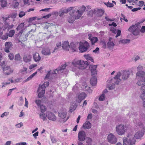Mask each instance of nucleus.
Listing matches in <instances>:
<instances>
[{
  "label": "nucleus",
  "mask_w": 145,
  "mask_h": 145,
  "mask_svg": "<svg viewBox=\"0 0 145 145\" xmlns=\"http://www.w3.org/2000/svg\"><path fill=\"white\" fill-rule=\"evenodd\" d=\"M67 12H69V14L71 16L70 18H69L67 20L69 22L72 23L73 22L74 19H79L82 16L83 13L85 11V10H83L80 11L78 10L76 11H75L74 10H67Z\"/></svg>",
  "instance_id": "1"
},
{
  "label": "nucleus",
  "mask_w": 145,
  "mask_h": 145,
  "mask_svg": "<svg viewBox=\"0 0 145 145\" xmlns=\"http://www.w3.org/2000/svg\"><path fill=\"white\" fill-rule=\"evenodd\" d=\"M127 137L128 138H129V141L128 140V139L125 137L123 138V145H132L135 144L136 141L134 139L133 135L132 134L130 135L129 134Z\"/></svg>",
  "instance_id": "2"
},
{
  "label": "nucleus",
  "mask_w": 145,
  "mask_h": 145,
  "mask_svg": "<svg viewBox=\"0 0 145 145\" xmlns=\"http://www.w3.org/2000/svg\"><path fill=\"white\" fill-rule=\"evenodd\" d=\"M79 44V49L82 52L86 51L89 47V43L88 42L86 41L83 42H80Z\"/></svg>",
  "instance_id": "3"
},
{
  "label": "nucleus",
  "mask_w": 145,
  "mask_h": 145,
  "mask_svg": "<svg viewBox=\"0 0 145 145\" xmlns=\"http://www.w3.org/2000/svg\"><path fill=\"white\" fill-rule=\"evenodd\" d=\"M145 73L143 71H140L137 72V76L140 78L142 79L139 80L137 82V84L138 86H141L145 84V78H144Z\"/></svg>",
  "instance_id": "4"
},
{
  "label": "nucleus",
  "mask_w": 145,
  "mask_h": 145,
  "mask_svg": "<svg viewBox=\"0 0 145 145\" xmlns=\"http://www.w3.org/2000/svg\"><path fill=\"white\" fill-rule=\"evenodd\" d=\"M116 130L118 134L121 135L125 134L126 129L125 128L124 125L120 124L116 126Z\"/></svg>",
  "instance_id": "5"
},
{
  "label": "nucleus",
  "mask_w": 145,
  "mask_h": 145,
  "mask_svg": "<svg viewBox=\"0 0 145 145\" xmlns=\"http://www.w3.org/2000/svg\"><path fill=\"white\" fill-rule=\"evenodd\" d=\"M128 31L132 33L133 34L135 35H138L140 32L138 27L135 25H132L129 27Z\"/></svg>",
  "instance_id": "6"
},
{
  "label": "nucleus",
  "mask_w": 145,
  "mask_h": 145,
  "mask_svg": "<svg viewBox=\"0 0 145 145\" xmlns=\"http://www.w3.org/2000/svg\"><path fill=\"white\" fill-rule=\"evenodd\" d=\"M87 96L86 94L84 92L77 95L75 97L76 102L78 103H80L82 100L86 98Z\"/></svg>",
  "instance_id": "7"
},
{
  "label": "nucleus",
  "mask_w": 145,
  "mask_h": 145,
  "mask_svg": "<svg viewBox=\"0 0 145 145\" xmlns=\"http://www.w3.org/2000/svg\"><path fill=\"white\" fill-rule=\"evenodd\" d=\"M107 140L108 142L112 144H115L117 141L116 137L112 134L110 133L108 136Z\"/></svg>",
  "instance_id": "8"
},
{
  "label": "nucleus",
  "mask_w": 145,
  "mask_h": 145,
  "mask_svg": "<svg viewBox=\"0 0 145 145\" xmlns=\"http://www.w3.org/2000/svg\"><path fill=\"white\" fill-rule=\"evenodd\" d=\"M86 135L85 132L82 130L79 131L78 134V140L79 141H84L86 138Z\"/></svg>",
  "instance_id": "9"
},
{
  "label": "nucleus",
  "mask_w": 145,
  "mask_h": 145,
  "mask_svg": "<svg viewBox=\"0 0 145 145\" xmlns=\"http://www.w3.org/2000/svg\"><path fill=\"white\" fill-rule=\"evenodd\" d=\"M3 73L5 75H9L13 72V70L9 66L3 67Z\"/></svg>",
  "instance_id": "10"
},
{
  "label": "nucleus",
  "mask_w": 145,
  "mask_h": 145,
  "mask_svg": "<svg viewBox=\"0 0 145 145\" xmlns=\"http://www.w3.org/2000/svg\"><path fill=\"white\" fill-rule=\"evenodd\" d=\"M45 87L42 88L40 87V85L38 89V92H39L38 94V97L39 98H41L43 97L45 93Z\"/></svg>",
  "instance_id": "11"
},
{
  "label": "nucleus",
  "mask_w": 145,
  "mask_h": 145,
  "mask_svg": "<svg viewBox=\"0 0 145 145\" xmlns=\"http://www.w3.org/2000/svg\"><path fill=\"white\" fill-rule=\"evenodd\" d=\"M80 63L79 65V68L81 69H84L86 68L89 64L87 61H84L80 60Z\"/></svg>",
  "instance_id": "12"
},
{
  "label": "nucleus",
  "mask_w": 145,
  "mask_h": 145,
  "mask_svg": "<svg viewBox=\"0 0 145 145\" xmlns=\"http://www.w3.org/2000/svg\"><path fill=\"white\" fill-rule=\"evenodd\" d=\"M12 46V43L10 42H7L5 43V51L7 53L9 52V49Z\"/></svg>",
  "instance_id": "13"
},
{
  "label": "nucleus",
  "mask_w": 145,
  "mask_h": 145,
  "mask_svg": "<svg viewBox=\"0 0 145 145\" xmlns=\"http://www.w3.org/2000/svg\"><path fill=\"white\" fill-rule=\"evenodd\" d=\"M97 65H90L89 66V68L91 72L92 75L97 74L96 69L97 67Z\"/></svg>",
  "instance_id": "14"
},
{
  "label": "nucleus",
  "mask_w": 145,
  "mask_h": 145,
  "mask_svg": "<svg viewBox=\"0 0 145 145\" xmlns=\"http://www.w3.org/2000/svg\"><path fill=\"white\" fill-rule=\"evenodd\" d=\"M47 117L48 119L52 121H55L56 120V117L55 115L52 113L48 112H47Z\"/></svg>",
  "instance_id": "15"
},
{
  "label": "nucleus",
  "mask_w": 145,
  "mask_h": 145,
  "mask_svg": "<svg viewBox=\"0 0 145 145\" xmlns=\"http://www.w3.org/2000/svg\"><path fill=\"white\" fill-rule=\"evenodd\" d=\"M32 58L31 55L29 54H27L24 55L23 57V61L26 63H28L30 62Z\"/></svg>",
  "instance_id": "16"
},
{
  "label": "nucleus",
  "mask_w": 145,
  "mask_h": 145,
  "mask_svg": "<svg viewBox=\"0 0 145 145\" xmlns=\"http://www.w3.org/2000/svg\"><path fill=\"white\" fill-rule=\"evenodd\" d=\"M89 39L90 40L92 45H94L98 40V38L96 37H92V35L91 34L88 35Z\"/></svg>",
  "instance_id": "17"
},
{
  "label": "nucleus",
  "mask_w": 145,
  "mask_h": 145,
  "mask_svg": "<svg viewBox=\"0 0 145 145\" xmlns=\"http://www.w3.org/2000/svg\"><path fill=\"white\" fill-rule=\"evenodd\" d=\"M62 47L64 50L67 51L70 48V45L68 41H64L62 44Z\"/></svg>",
  "instance_id": "18"
},
{
  "label": "nucleus",
  "mask_w": 145,
  "mask_h": 145,
  "mask_svg": "<svg viewBox=\"0 0 145 145\" xmlns=\"http://www.w3.org/2000/svg\"><path fill=\"white\" fill-rule=\"evenodd\" d=\"M121 73L120 72H118L116 75L114 77V79L115 80V84H118L121 81V79L119 78L121 75Z\"/></svg>",
  "instance_id": "19"
},
{
  "label": "nucleus",
  "mask_w": 145,
  "mask_h": 145,
  "mask_svg": "<svg viewBox=\"0 0 145 145\" xmlns=\"http://www.w3.org/2000/svg\"><path fill=\"white\" fill-rule=\"evenodd\" d=\"M112 38L111 37L109 39V41L107 43V46L108 48L110 49H113L114 46V44L113 41H111L112 39Z\"/></svg>",
  "instance_id": "20"
},
{
  "label": "nucleus",
  "mask_w": 145,
  "mask_h": 145,
  "mask_svg": "<svg viewBox=\"0 0 145 145\" xmlns=\"http://www.w3.org/2000/svg\"><path fill=\"white\" fill-rule=\"evenodd\" d=\"M130 72L129 71H124L122 74V78L124 80L127 79L129 76Z\"/></svg>",
  "instance_id": "21"
},
{
  "label": "nucleus",
  "mask_w": 145,
  "mask_h": 145,
  "mask_svg": "<svg viewBox=\"0 0 145 145\" xmlns=\"http://www.w3.org/2000/svg\"><path fill=\"white\" fill-rule=\"evenodd\" d=\"M33 57L34 61L35 62L39 61L41 59V57L39 54L37 53L34 54L33 56Z\"/></svg>",
  "instance_id": "22"
},
{
  "label": "nucleus",
  "mask_w": 145,
  "mask_h": 145,
  "mask_svg": "<svg viewBox=\"0 0 145 145\" xmlns=\"http://www.w3.org/2000/svg\"><path fill=\"white\" fill-rule=\"evenodd\" d=\"M24 23H21L16 28V30L18 31L20 30L19 33L21 34L22 33L23 30L24 29Z\"/></svg>",
  "instance_id": "23"
},
{
  "label": "nucleus",
  "mask_w": 145,
  "mask_h": 145,
  "mask_svg": "<svg viewBox=\"0 0 145 145\" xmlns=\"http://www.w3.org/2000/svg\"><path fill=\"white\" fill-rule=\"evenodd\" d=\"M42 54L45 55H48L50 54V50L48 48H44L42 51Z\"/></svg>",
  "instance_id": "24"
},
{
  "label": "nucleus",
  "mask_w": 145,
  "mask_h": 145,
  "mask_svg": "<svg viewBox=\"0 0 145 145\" xmlns=\"http://www.w3.org/2000/svg\"><path fill=\"white\" fill-rule=\"evenodd\" d=\"M91 126V123L89 121H86L82 126L83 128L85 129H89Z\"/></svg>",
  "instance_id": "25"
},
{
  "label": "nucleus",
  "mask_w": 145,
  "mask_h": 145,
  "mask_svg": "<svg viewBox=\"0 0 145 145\" xmlns=\"http://www.w3.org/2000/svg\"><path fill=\"white\" fill-rule=\"evenodd\" d=\"M97 82V78L95 76H93L90 80V84L92 86H96Z\"/></svg>",
  "instance_id": "26"
},
{
  "label": "nucleus",
  "mask_w": 145,
  "mask_h": 145,
  "mask_svg": "<svg viewBox=\"0 0 145 145\" xmlns=\"http://www.w3.org/2000/svg\"><path fill=\"white\" fill-rule=\"evenodd\" d=\"M71 9H72V8H75L76 9H86V8H87L88 9H90L91 8V7L89 5H88L86 7L84 5H82L81 7H80L79 6H78L77 7H71Z\"/></svg>",
  "instance_id": "27"
},
{
  "label": "nucleus",
  "mask_w": 145,
  "mask_h": 145,
  "mask_svg": "<svg viewBox=\"0 0 145 145\" xmlns=\"http://www.w3.org/2000/svg\"><path fill=\"white\" fill-rule=\"evenodd\" d=\"M66 65L65 64H64L63 65H61V67L59 69H56V70H55L54 71V72L53 73V74H56V71H57V72H59L60 71H61L62 70H63L66 67Z\"/></svg>",
  "instance_id": "28"
},
{
  "label": "nucleus",
  "mask_w": 145,
  "mask_h": 145,
  "mask_svg": "<svg viewBox=\"0 0 145 145\" xmlns=\"http://www.w3.org/2000/svg\"><path fill=\"white\" fill-rule=\"evenodd\" d=\"M36 19L37 20H40L42 19V18H38L37 17H34L31 18H30L29 19V20L28 21V22L30 23H32L33 24H36V23H35L33 22Z\"/></svg>",
  "instance_id": "29"
},
{
  "label": "nucleus",
  "mask_w": 145,
  "mask_h": 145,
  "mask_svg": "<svg viewBox=\"0 0 145 145\" xmlns=\"http://www.w3.org/2000/svg\"><path fill=\"white\" fill-rule=\"evenodd\" d=\"M40 118L42 119L43 121L46 120V117H47V114H45L42 113L39 114Z\"/></svg>",
  "instance_id": "30"
},
{
  "label": "nucleus",
  "mask_w": 145,
  "mask_h": 145,
  "mask_svg": "<svg viewBox=\"0 0 145 145\" xmlns=\"http://www.w3.org/2000/svg\"><path fill=\"white\" fill-rule=\"evenodd\" d=\"M67 113L65 112H60L58 114V116L61 118V119H64L66 117Z\"/></svg>",
  "instance_id": "31"
},
{
  "label": "nucleus",
  "mask_w": 145,
  "mask_h": 145,
  "mask_svg": "<svg viewBox=\"0 0 145 145\" xmlns=\"http://www.w3.org/2000/svg\"><path fill=\"white\" fill-rule=\"evenodd\" d=\"M86 142L87 144V145H91V144L92 140L91 138L89 137H87L85 138Z\"/></svg>",
  "instance_id": "32"
},
{
  "label": "nucleus",
  "mask_w": 145,
  "mask_h": 145,
  "mask_svg": "<svg viewBox=\"0 0 145 145\" xmlns=\"http://www.w3.org/2000/svg\"><path fill=\"white\" fill-rule=\"evenodd\" d=\"M97 16H102L104 12V11L103 10H97Z\"/></svg>",
  "instance_id": "33"
},
{
  "label": "nucleus",
  "mask_w": 145,
  "mask_h": 145,
  "mask_svg": "<svg viewBox=\"0 0 145 145\" xmlns=\"http://www.w3.org/2000/svg\"><path fill=\"white\" fill-rule=\"evenodd\" d=\"M37 73V72L36 71L34 73L32 74L30 76L27 78L25 80V82L29 81L31 80L32 78H33L36 74Z\"/></svg>",
  "instance_id": "34"
},
{
  "label": "nucleus",
  "mask_w": 145,
  "mask_h": 145,
  "mask_svg": "<svg viewBox=\"0 0 145 145\" xmlns=\"http://www.w3.org/2000/svg\"><path fill=\"white\" fill-rule=\"evenodd\" d=\"M15 60L17 61H20L22 58L19 54H17L15 56Z\"/></svg>",
  "instance_id": "35"
},
{
  "label": "nucleus",
  "mask_w": 145,
  "mask_h": 145,
  "mask_svg": "<svg viewBox=\"0 0 145 145\" xmlns=\"http://www.w3.org/2000/svg\"><path fill=\"white\" fill-rule=\"evenodd\" d=\"M39 107H40V111L42 113H43L46 110V108L45 106L42 105Z\"/></svg>",
  "instance_id": "36"
},
{
  "label": "nucleus",
  "mask_w": 145,
  "mask_h": 145,
  "mask_svg": "<svg viewBox=\"0 0 145 145\" xmlns=\"http://www.w3.org/2000/svg\"><path fill=\"white\" fill-rule=\"evenodd\" d=\"M15 33V31L14 30H11L8 33V36L10 37H12Z\"/></svg>",
  "instance_id": "37"
},
{
  "label": "nucleus",
  "mask_w": 145,
  "mask_h": 145,
  "mask_svg": "<svg viewBox=\"0 0 145 145\" xmlns=\"http://www.w3.org/2000/svg\"><path fill=\"white\" fill-rule=\"evenodd\" d=\"M70 45V48H72V50L73 51H75V48L76 46V45L73 42H71Z\"/></svg>",
  "instance_id": "38"
},
{
  "label": "nucleus",
  "mask_w": 145,
  "mask_h": 145,
  "mask_svg": "<svg viewBox=\"0 0 145 145\" xmlns=\"http://www.w3.org/2000/svg\"><path fill=\"white\" fill-rule=\"evenodd\" d=\"M80 61H74L73 62H72V65L74 66H76L77 65H78L79 66V65H80Z\"/></svg>",
  "instance_id": "39"
},
{
  "label": "nucleus",
  "mask_w": 145,
  "mask_h": 145,
  "mask_svg": "<svg viewBox=\"0 0 145 145\" xmlns=\"http://www.w3.org/2000/svg\"><path fill=\"white\" fill-rule=\"evenodd\" d=\"M27 68L24 67L22 69H21L20 70V72L22 74H24L25 73H27Z\"/></svg>",
  "instance_id": "40"
},
{
  "label": "nucleus",
  "mask_w": 145,
  "mask_h": 145,
  "mask_svg": "<svg viewBox=\"0 0 145 145\" xmlns=\"http://www.w3.org/2000/svg\"><path fill=\"white\" fill-rule=\"evenodd\" d=\"M130 40L128 39H123L120 40V42L123 44H125L129 43L130 42Z\"/></svg>",
  "instance_id": "41"
},
{
  "label": "nucleus",
  "mask_w": 145,
  "mask_h": 145,
  "mask_svg": "<svg viewBox=\"0 0 145 145\" xmlns=\"http://www.w3.org/2000/svg\"><path fill=\"white\" fill-rule=\"evenodd\" d=\"M1 2V5L3 7H6L7 5V2L5 0H3Z\"/></svg>",
  "instance_id": "42"
},
{
  "label": "nucleus",
  "mask_w": 145,
  "mask_h": 145,
  "mask_svg": "<svg viewBox=\"0 0 145 145\" xmlns=\"http://www.w3.org/2000/svg\"><path fill=\"white\" fill-rule=\"evenodd\" d=\"M8 33H6L1 38L2 39L6 40L8 37Z\"/></svg>",
  "instance_id": "43"
},
{
  "label": "nucleus",
  "mask_w": 145,
  "mask_h": 145,
  "mask_svg": "<svg viewBox=\"0 0 145 145\" xmlns=\"http://www.w3.org/2000/svg\"><path fill=\"white\" fill-rule=\"evenodd\" d=\"M35 103L37 104V106L39 107L42 105H41V101L40 100H37L35 101Z\"/></svg>",
  "instance_id": "44"
},
{
  "label": "nucleus",
  "mask_w": 145,
  "mask_h": 145,
  "mask_svg": "<svg viewBox=\"0 0 145 145\" xmlns=\"http://www.w3.org/2000/svg\"><path fill=\"white\" fill-rule=\"evenodd\" d=\"M104 4L107 7H111L114 6V5L112 3L108 2V3H104Z\"/></svg>",
  "instance_id": "45"
},
{
  "label": "nucleus",
  "mask_w": 145,
  "mask_h": 145,
  "mask_svg": "<svg viewBox=\"0 0 145 145\" xmlns=\"http://www.w3.org/2000/svg\"><path fill=\"white\" fill-rule=\"evenodd\" d=\"M49 82H45L44 83L43 85L40 86V87L42 88L43 87H45V89L46 88L49 86Z\"/></svg>",
  "instance_id": "46"
},
{
  "label": "nucleus",
  "mask_w": 145,
  "mask_h": 145,
  "mask_svg": "<svg viewBox=\"0 0 145 145\" xmlns=\"http://www.w3.org/2000/svg\"><path fill=\"white\" fill-rule=\"evenodd\" d=\"M105 94H102L99 98V100L100 101L104 100L105 98Z\"/></svg>",
  "instance_id": "47"
},
{
  "label": "nucleus",
  "mask_w": 145,
  "mask_h": 145,
  "mask_svg": "<svg viewBox=\"0 0 145 145\" xmlns=\"http://www.w3.org/2000/svg\"><path fill=\"white\" fill-rule=\"evenodd\" d=\"M117 33V35L115 36V37L116 38H117L118 37L120 36L121 33V31L120 30L118 29V30H117V31H116V33Z\"/></svg>",
  "instance_id": "48"
},
{
  "label": "nucleus",
  "mask_w": 145,
  "mask_h": 145,
  "mask_svg": "<svg viewBox=\"0 0 145 145\" xmlns=\"http://www.w3.org/2000/svg\"><path fill=\"white\" fill-rule=\"evenodd\" d=\"M25 12L23 11L20 12L19 14V16L20 17H22L24 16H25Z\"/></svg>",
  "instance_id": "49"
},
{
  "label": "nucleus",
  "mask_w": 145,
  "mask_h": 145,
  "mask_svg": "<svg viewBox=\"0 0 145 145\" xmlns=\"http://www.w3.org/2000/svg\"><path fill=\"white\" fill-rule=\"evenodd\" d=\"M19 5V3L18 2H16L13 4V7L14 8H18V7Z\"/></svg>",
  "instance_id": "50"
},
{
  "label": "nucleus",
  "mask_w": 145,
  "mask_h": 145,
  "mask_svg": "<svg viewBox=\"0 0 145 145\" xmlns=\"http://www.w3.org/2000/svg\"><path fill=\"white\" fill-rule=\"evenodd\" d=\"M8 57L11 60H12L14 59V56L13 54L10 53L8 54Z\"/></svg>",
  "instance_id": "51"
},
{
  "label": "nucleus",
  "mask_w": 145,
  "mask_h": 145,
  "mask_svg": "<svg viewBox=\"0 0 145 145\" xmlns=\"http://www.w3.org/2000/svg\"><path fill=\"white\" fill-rule=\"evenodd\" d=\"M51 15H52V14L51 13H50L46 15L43 16L42 18H44L47 19V18H49L51 16Z\"/></svg>",
  "instance_id": "52"
},
{
  "label": "nucleus",
  "mask_w": 145,
  "mask_h": 145,
  "mask_svg": "<svg viewBox=\"0 0 145 145\" xmlns=\"http://www.w3.org/2000/svg\"><path fill=\"white\" fill-rule=\"evenodd\" d=\"M84 57L88 60H89L90 59L91 57L89 56V54L84 55Z\"/></svg>",
  "instance_id": "53"
},
{
  "label": "nucleus",
  "mask_w": 145,
  "mask_h": 145,
  "mask_svg": "<svg viewBox=\"0 0 145 145\" xmlns=\"http://www.w3.org/2000/svg\"><path fill=\"white\" fill-rule=\"evenodd\" d=\"M3 20L4 21V22L5 23L7 21V20H8L10 18L9 16H8L7 17H2Z\"/></svg>",
  "instance_id": "54"
},
{
  "label": "nucleus",
  "mask_w": 145,
  "mask_h": 145,
  "mask_svg": "<svg viewBox=\"0 0 145 145\" xmlns=\"http://www.w3.org/2000/svg\"><path fill=\"white\" fill-rule=\"evenodd\" d=\"M37 66V65L36 64H32L29 66V68L30 69H31L33 68H34V67H35Z\"/></svg>",
  "instance_id": "55"
},
{
  "label": "nucleus",
  "mask_w": 145,
  "mask_h": 145,
  "mask_svg": "<svg viewBox=\"0 0 145 145\" xmlns=\"http://www.w3.org/2000/svg\"><path fill=\"white\" fill-rule=\"evenodd\" d=\"M141 98L143 101V102L145 101V93H142L141 95Z\"/></svg>",
  "instance_id": "56"
},
{
  "label": "nucleus",
  "mask_w": 145,
  "mask_h": 145,
  "mask_svg": "<svg viewBox=\"0 0 145 145\" xmlns=\"http://www.w3.org/2000/svg\"><path fill=\"white\" fill-rule=\"evenodd\" d=\"M140 31L142 33H144L145 32V26H142L140 30Z\"/></svg>",
  "instance_id": "57"
},
{
  "label": "nucleus",
  "mask_w": 145,
  "mask_h": 145,
  "mask_svg": "<svg viewBox=\"0 0 145 145\" xmlns=\"http://www.w3.org/2000/svg\"><path fill=\"white\" fill-rule=\"evenodd\" d=\"M51 71L50 70V71H48L47 74L46 76L45 79L48 78L50 76V72H51Z\"/></svg>",
  "instance_id": "58"
},
{
  "label": "nucleus",
  "mask_w": 145,
  "mask_h": 145,
  "mask_svg": "<svg viewBox=\"0 0 145 145\" xmlns=\"http://www.w3.org/2000/svg\"><path fill=\"white\" fill-rule=\"evenodd\" d=\"M110 31L112 32H113L114 33H116V29L114 28V27H110Z\"/></svg>",
  "instance_id": "59"
},
{
  "label": "nucleus",
  "mask_w": 145,
  "mask_h": 145,
  "mask_svg": "<svg viewBox=\"0 0 145 145\" xmlns=\"http://www.w3.org/2000/svg\"><path fill=\"white\" fill-rule=\"evenodd\" d=\"M144 1H139L138 3L140 7H142L143 5H144L145 4H144Z\"/></svg>",
  "instance_id": "60"
},
{
  "label": "nucleus",
  "mask_w": 145,
  "mask_h": 145,
  "mask_svg": "<svg viewBox=\"0 0 145 145\" xmlns=\"http://www.w3.org/2000/svg\"><path fill=\"white\" fill-rule=\"evenodd\" d=\"M8 113H7V112H5L2 114L1 115V118H3L4 116H7V115H8Z\"/></svg>",
  "instance_id": "61"
},
{
  "label": "nucleus",
  "mask_w": 145,
  "mask_h": 145,
  "mask_svg": "<svg viewBox=\"0 0 145 145\" xmlns=\"http://www.w3.org/2000/svg\"><path fill=\"white\" fill-rule=\"evenodd\" d=\"M22 125H23V123H22L21 122L18 124H17L16 125V126L17 127L20 128L22 127Z\"/></svg>",
  "instance_id": "62"
},
{
  "label": "nucleus",
  "mask_w": 145,
  "mask_h": 145,
  "mask_svg": "<svg viewBox=\"0 0 145 145\" xmlns=\"http://www.w3.org/2000/svg\"><path fill=\"white\" fill-rule=\"evenodd\" d=\"M142 90L143 91L142 93H145V85H144L141 87Z\"/></svg>",
  "instance_id": "63"
},
{
  "label": "nucleus",
  "mask_w": 145,
  "mask_h": 145,
  "mask_svg": "<svg viewBox=\"0 0 145 145\" xmlns=\"http://www.w3.org/2000/svg\"><path fill=\"white\" fill-rule=\"evenodd\" d=\"M26 144L25 142H22L17 143L16 145H25Z\"/></svg>",
  "instance_id": "64"
}]
</instances>
